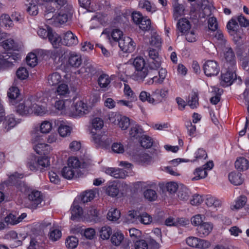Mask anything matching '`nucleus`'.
I'll use <instances>...</instances> for the list:
<instances>
[{
    "instance_id": "69168bd1",
    "label": "nucleus",
    "mask_w": 249,
    "mask_h": 249,
    "mask_svg": "<svg viewBox=\"0 0 249 249\" xmlns=\"http://www.w3.org/2000/svg\"><path fill=\"white\" fill-rule=\"evenodd\" d=\"M208 28L210 30L215 31L217 29L218 23L215 18L213 17L210 18L208 20Z\"/></svg>"
},
{
    "instance_id": "f257e3e1",
    "label": "nucleus",
    "mask_w": 249,
    "mask_h": 249,
    "mask_svg": "<svg viewBox=\"0 0 249 249\" xmlns=\"http://www.w3.org/2000/svg\"><path fill=\"white\" fill-rule=\"evenodd\" d=\"M104 121L102 119L96 117L91 121V133L92 140L98 145L106 146L110 144L111 140L106 135H101L99 132L104 126Z\"/></svg>"
},
{
    "instance_id": "c756f323",
    "label": "nucleus",
    "mask_w": 249,
    "mask_h": 249,
    "mask_svg": "<svg viewBox=\"0 0 249 249\" xmlns=\"http://www.w3.org/2000/svg\"><path fill=\"white\" fill-rule=\"evenodd\" d=\"M61 76L58 72H53L49 74L47 78L48 83L50 86H54L57 85L61 82Z\"/></svg>"
},
{
    "instance_id": "20e7f679",
    "label": "nucleus",
    "mask_w": 249,
    "mask_h": 249,
    "mask_svg": "<svg viewBox=\"0 0 249 249\" xmlns=\"http://www.w3.org/2000/svg\"><path fill=\"white\" fill-rule=\"evenodd\" d=\"M36 97L31 96L27 100L20 102L16 107V112L22 116L32 113V106L35 107Z\"/></svg>"
},
{
    "instance_id": "58836bf2",
    "label": "nucleus",
    "mask_w": 249,
    "mask_h": 249,
    "mask_svg": "<svg viewBox=\"0 0 249 249\" xmlns=\"http://www.w3.org/2000/svg\"><path fill=\"white\" fill-rule=\"evenodd\" d=\"M117 124L122 130L127 129L130 124V121L129 118L121 115L119 118Z\"/></svg>"
},
{
    "instance_id": "864d4df0",
    "label": "nucleus",
    "mask_w": 249,
    "mask_h": 249,
    "mask_svg": "<svg viewBox=\"0 0 249 249\" xmlns=\"http://www.w3.org/2000/svg\"><path fill=\"white\" fill-rule=\"evenodd\" d=\"M95 192L92 190L85 191L81 196V200L83 203L88 202L95 197Z\"/></svg>"
},
{
    "instance_id": "4c0bfd02",
    "label": "nucleus",
    "mask_w": 249,
    "mask_h": 249,
    "mask_svg": "<svg viewBox=\"0 0 249 249\" xmlns=\"http://www.w3.org/2000/svg\"><path fill=\"white\" fill-rule=\"evenodd\" d=\"M19 94V91L18 88L13 87L9 89L7 92V96L11 100V103L12 105H14V103L15 102V100L18 98Z\"/></svg>"
},
{
    "instance_id": "1a4fd4ad",
    "label": "nucleus",
    "mask_w": 249,
    "mask_h": 249,
    "mask_svg": "<svg viewBox=\"0 0 249 249\" xmlns=\"http://www.w3.org/2000/svg\"><path fill=\"white\" fill-rule=\"evenodd\" d=\"M224 56L226 62L224 64L225 68H230L233 71L236 67L235 56L233 51L230 47H227L224 51Z\"/></svg>"
},
{
    "instance_id": "c9c22d12",
    "label": "nucleus",
    "mask_w": 249,
    "mask_h": 249,
    "mask_svg": "<svg viewBox=\"0 0 249 249\" xmlns=\"http://www.w3.org/2000/svg\"><path fill=\"white\" fill-rule=\"evenodd\" d=\"M107 194L112 197L117 196L119 193V189L117 184L114 182H110L106 190Z\"/></svg>"
},
{
    "instance_id": "c03bdc74",
    "label": "nucleus",
    "mask_w": 249,
    "mask_h": 249,
    "mask_svg": "<svg viewBox=\"0 0 249 249\" xmlns=\"http://www.w3.org/2000/svg\"><path fill=\"white\" fill-rule=\"evenodd\" d=\"M37 161L38 164V169L40 171L50 165V160L47 157H37Z\"/></svg>"
},
{
    "instance_id": "338daca9",
    "label": "nucleus",
    "mask_w": 249,
    "mask_h": 249,
    "mask_svg": "<svg viewBox=\"0 0 249 249\" xmlns=\"http://www.w3.org/2000/svg\"><path fill=\"white\" fill-rule=\"evenodd\" d=\"M150 44L152 46H155L158 49L161 45V38L158 35L152 36L151 39L150 40Z\"/></svg>"
},
{
    "instance_id": "6ab92c4d",
    "label": "nucleus",
    "mask_w": 249,
    "mask_h": 249,
    "mask_svg": "<svg viewBox=\"0 0 249 249\" xmlns=\"http://www.w3.org/2000/svg\"><path fill=\"white\" fill-rule=\"evenodd\" d=\"M48 39L54 48H58L63 44L62 37L55 32H53V30L49 35Z\"/></svg>"
},
{
    "instance_id": "2f4dec72",
    "label": "nucleus",
    "mask_w": 249,
    "mask_h": 249,
    "mask_svg": "<svg viewBox=\"0 0 249 249\" xmlns=\"http://www.w3.org/2000/svg\"><path fill=\"white\" fill-rule=\"evenodd\" d=\"M27 166L32 171H36L39 170L38 162L37 161V156H31L27 160Z\"/></svg>"
},
{
    "instance_id": "ea45409f",
    "label": "nucleus",
    "mask_w": 249,
    "mask_h": 249,
    "mask_svg": "<svg viewBox=\"0 0 249 249\" xmlns=\"http://www.w3.org/2000/svg\"><path fill=\"white\" fill-rule=\"evenodd\" d=\"M194 174L195 177L192 178L193 180H197L201 178H205L208 175L207 172L202 167L196 168Z\"/></svg>"
},
{
    "instance_id": "6e6d98bb",
    "label": "nucleus",
    "mask_w": 249,
    "mask_h": 249,
    "mask_svg": "<svg viewBox=\"0 0 249 249\" xmlns=\"http://www.w3.org/2000/svg\"><path fill=\"white\" fill-rule=\"evenodd\" d=\"M112 234L111 229L109 226H104L100 231V235L103 239H107Z\"/></svg>"
},
{
    "instance_id": "f03ea898",
    "label": "nucleus",
    "mask_w": 249,
    "mask_h": 249,
    "mask_svg": "<svg viewBox=\"0 0 249 249\" xmlns=\"http://www.w3.org/2000/svg\"><path fill=\"white\" fill-rule=\"evenodd\" d=\"M133 65L136 69L134 76L136 80L143 81L148 75H150L152 70L145 67V62L142 57H136L133 61Z\"/></svg>"
},
{
    "instance_id": "0eeeda50",
    "label": "nucleus",
    "mask_w": 249,
    "mask_h": 249,
    "mask_svg": "<svg viewBox=\"0 0 249 249\" xmlns=\"http://www.w3.org/2000/svg\"><path fill=\"white\" fill-rule=\"evenodd\" d=\"M236 67H234L233 71L230 68H225L223 72L221 74L222 80L221 84L223 86L231 85L233 81L236 79L235 74Z\"/></svg>"
},
{
    "instance_id": "e433bc0d",
    "label": "nucleus",
    "mask_w": 249,
    "mask_h": 249,
    "mask_svg": "<svg viewBox=\"0 0 249 249\" xmlns=\"http://www.w3.org/2000/svg\"><path fill=\"white\" fill-rule=\"evenodd\" d=\"M76 173H77L76 170L72 169L68 165L64 167L61 171L62 176L68 179H71Z\"/></svg>"
},
{
    "instance_id": "774afa93",
    "label": "nucleus",
    "mask_w": 249,
    "mask_h": 249,
    "mask_svg": "<svg viewBox=\"0 0 249 249\" xmlns=\"http://www.w3.org/2000/svg\"><path fill=\"white\" fill-rule=\"evenodd\" d=\"M135 249H148V245L147 242L144 240H139L135 243Z\"/></svg>"
},
{
    "instance_id": "dca6fc26",
    "label": "nucleus",
    "mask_w": 249,
    "mask_h": 249,
    "mask_svg": "<svg viewBox=\"0 0 249 249\" xmlns=\"http://www.w3.org/2000/svg\"><path fill=\"white\" fill-rule=\"evenodd\" d=\"M29 200L32 202L33 206L37 207L42 201L43 198L41 192L38 191H33L28 195Z\"/></svg>"
},
{
    "instance_id": "cd10ccee",
    "label": "nucleus",
    "mask_w": 249,
    "mask_h": 249,
    "mask_svg": "<svg viewBox=\"0 0 249 249\" xmlns=\"http://www.w3.org/2000/svg\"><path fill=\"white\" fill-rule=\"evenodd\" d=\"M139 6L142 9H144L146 11L153 13L157 10V8L154 3H151L147 0H140Z\"/></svg>"
},
{
    "instance_id": "412c9836",
    "label": "nucleus",
    "mask_w": 249,
    "mask_h": 249,
    "mask_svg": "<svg viewBox=\"0 0 249 249\" xmlns=\"http://www.w3.org/2000/svg\"><path fill=\"white\" fill-rule=\"evenodd\" d=\"M70 93L71 91L68 85L63 83L58 86L55 92L56 96H59V98L67 97L69 96Z\"/></svg>"
},
{
    "instance_id": "6e6552de",
    "label": "nucleus",
    "mask_w": 249,
    "mask_h": 249,
    "mask_svg": "<svg viewBox=\"0 0 249 249\" xmlns=\"http://www.w3.org/2000/svg\"><path fill=\"white\" fill-rule=\"evenodd\" d=\"M157 49L149 48L148 55L152 59L148 64V68L150 70H157L161 65L160 60L159 57V52Z\"/></svg>"
},
{
    "instance_id": "4468645a",
    "label": "nucleus",
    "mask_w": 249,
    "mask_h": 249,
    "mask_svg": "<svg viewBox=\"0 0 249 249\" xmlns=\"http://www.w3.org/2000/svg\"><path fill=\"white\" fill-rule=\"evenodd\" d=\"M105 173L115 178H124L127 176L125 171L120 168H107Z\"/></svg>"
},
{
    "instance_id": "5701e85b",
    "label": "nucleus",
    "mask_w": 249,
    "mask_h": 249,
    "mask_svg": "<svg viewBox=\"0 0 249 249\" xmlns=\"http://www.w3.org/2000/svg\"><path fill=\"white\" fill-rule=\"evenodd\" d=\"M26 216V213H22L18 217L13 214H10L5 217V221L7 224L16 225L21 222Z\"/></svg>"
},
{
    "instance_id": "39448f33",
    "label": "nucleus",
    "mask_w": 249,
    "mask_h": 249,
    "mask_svg": "<svg viewBox=\"0 0 249 249\" xmlns=\"http://www.w3.org/2000/svg\"><path fill=\"white\" fill-rule=\"evenodd\" d=\"M187 245L191 247L198 249H207L211 246V243L208 240L190 236L186 239Z\"/></svg>"
},
{
    "instance_id": "9d476101",
    "label": "nucleus",
    "mask_w": 249,
    "mask_h": 249,
    "mask_svg": "<svg viewBox=\"0 0 249 249\" xmlns=\"http://www.w3.org/2000/svg\"><path fill=\"white\" fill-rule=\"evenodd\" d=\"M74 109L73 116H82L88 114L89 112L90 107L87 103L80 100L74 104Z\"/></svg>"
},
{
    "instance_id": "b1692460",
    "label": "nucleus",
    "mask_w": 249,
    "mask_h": 249,
    "mask_svg": "<svg viewBox=\"0 0 249 249\" xmlns=\"http://www.w3.org/2000/svg\"><path fill=\"white\" fill-rule=\"evenodd\" d=\"M68 165L73 170H76L77 173H78L80 168H84V164H81L76 157L69 158L68 160Z\"/></svg>"
},
{
    "instance_id": "5fc2aeb1",
    "label": "nucleus",
    "mask_w": 249,
    "mask_h": 249,
    "mask_svg": "<svg viewBox=\"0 0 249 249\" xmlns=\"http://www.w3.org/2000/svg\"><path fill=\"white\" fill-rule=\"evenodd\" d=\"M213 92H214L216 94L210 99V102L213 105H216L220 101V96L223 93V89L213 87Z\"/></svg>"
},
{
    "instance_id": "680f3d73",
    "label": "nucleus",
    "mask_w": 249,
    "mask_h": 249,
    "mask_svg": "<svg viewBox=\"0 0 249 249\" xmlns=\"http://www.w3.org/2000/svg\"><path fill=\"white\" fill-rule=\"evenodd\" d=\"M124 239V235L120 232H116L111 238V243L115 246H119Z\"/></svg>"
},
{
    "instance_id": "09e8293b",
    "label": "nucleus",
    "mask_w": 249,
    "mask_h": 249,
    "mask_svg": "<svg viewBox=\"0 0 249 249\" xmlns=\"http://www.w3.org/2000/svg\"><path fill=\"white\" fill-rule=\"evenodd\" d=\"M188 104L191 108H196L198 105V98L197 93H192L189 96Z\"/></svg>"
},
{
    "instance_id": "ddd939ff",
    "label": "nucleus",
    "mask_w": 249,
    "mask_h": 249,
    "mask_svg": "<svg viewBox=\"0 0 249 249\" xmlns=\"http://www.w3.org/2000/svg\"><path fill=\"white\" fill-rule=\"evenodd\" d=\"M69 11L67 13L60 11L57 15H55L54 18V25H57L58 23L63 24L66 22L70 17L72 14V7L71 5L67 6Z\"/></svg>"
},
{
    "instance_id": "423d86ee",
    "label": "nucleus",
    "mask_w": 249,
    "mask_h": 249,
    "mask_svg": "<svg viewBox=\"0 0 249 249\" xmlns=\"http://www.w3.org/2000/svg\"><path fill=\"white\" fill-rule=\"evenodd\" d=\"M203 70L207 76L211 77L217 75L220 71L218 63L215 60H207L203 64Z\"/></svg>"
},
{
    "instance_id": "aec40b11",
    "label": "nucleus",
    "mask_w": 249,
    "mask_h": 249,
    "mask_svg": "<svg viewBox=\"0 0 249 249\" xmlns=\"http://www.w3.org/2000/svg\"><path fill=\"white\" fill-rule=\"evenodd\" d=\"M83 212L82 208L77 203L74 202L71 207V219L78 221L81 217Z\"/></svg>"
},
{
    "instance_id": "a18cd8bd",
    "label": "nucleus",
    "mask_w": 249,
    "mask_h": 249,
    "mask_svg": "<svg viewBox=\"0 0 249 249\" xmlns=\"http://www.w3.org/2000/svg\"><path fill=\"white\" fill-rule=\"evenodd\" d=\"M120 217V212L117 209L111 208L107 213V218L110 221H115Z\"/></svg>"
},
{
    "instance_id": "7c9ffc66",
    "label": "nucleus",
    "mask_w": 249,
    "mask_h": 249,
    "mask_svg": "<svg viewBox=\"0 0 249 249\" xmlns=\"http://www.w3.org/2000/svg\"><path fill=\"white\" fill-rule=\"evenodd\" d=\"M247 202V197L245 196H241L235 201V203L231 205V208L232 210H239L242 208Z\"/></svg>"
},
{
    "instance_id": "7ed1b4c3",
    "label": "nucleus",
    "mask_w": 249,
    "mask_h": 249,
    "mask_svg": "<svg viewBox=\"0 0 249 249\" xmlns=\"http://www.w3.org/2000/svg\"><path fill=\"white\" fill-rule=\"evenodd\" d=\"M128 219L133 223L140 222L144 225L149 224L152 218L146 213H140L139 211L132 210L128 213Z\"/></svg>"
},
{
    "instance_id": "37998d69",
    "label": "nucleus",
    "mask_w": 249,
    "mask_h": 249,
    "mask_svg": "<svg viewBox=\"0 0 249 249\" xmlns=\"http://www.w3.org/2000/svg\"><path fill=\"white\" fill-rule=\"evenodd\" d=\"M205 203L208 207H213L214 208L221 206V202L214 197L209 196L206 199Z\"/></svg>"
},
{
    "instance_id": "4d7b16f0",
    "label": "nucleus",
    "mask_w": 249,
    "mask_h": 249,
    "mask_svg": "<svg viewBox=\"0 0 249 249\" xmlns=\"http://www.w3.org/2000/svg\"><path fill=\"white\" fill-rule=\"evenodd\" d=\"M139 99L142 102L147 101L150 104H153L155 102L154 99L151 97L150 94L145 91H142L140 93Z\"/></svg>"
},
{
    "instance_id": "a878e982",
    "label": "nucleus",
    "mask_w": 249,
    "mask_h": 249,
    "mask_svg": "<svg viewBox=\"0 0 249 249\" xmlns=\"http://www.w3.org/2000/svg\"><path fill=\"white\" fill-rule=\"evenodd\" d=\"M235 167L239 171L246 170L249 168V162L245 158H239L235 162Z\"/></svg>"
},
{
    "instance_id": "3c124183",
    "label": "nucleus",
    "mask_w": 249,
    "mask_h": 249,
    "mask_svg": "<svg viewBox=\"0 0 249 249\" xmlns=\"http://www.w3.org/2000/svg\"><path fill=\"white\" fill-rule=\"evenodd\" d=\"M0 23H2L6 27H12L14 25L11 18L7 14H2L0 17Z\"/></svg>"
},
{
    "instance_id": "a19ab883",
    "label": "nucleus",
    "mask_w": 249,
    "mask_h": 249,
    "mask_svg": "<svg viewBox=\"0 0 249 249\" xmlns=\"http://www.w3.org/2000/svg\"><path fill=\"white\" fill-rule=\"evenodd\" d=\"M98 83L101 88H107L110 83L109 76L106 74H101L98 78Z\"/></svg>"
},
{
    "instance_id": "de8ad7c7",
    "label": "nucleus",
    "mask_w": 249,
    "mask_h": 249,
    "mask_svg": "<svg viewBox=\"0 0 249 249\" xmlns=\"http://www.w3.org/2000/svg\"><path fill=\"white\" fill-rule=\"evenodd\" d=\"M184 8L182 5L178 3H175L174 5L173 18L177 20L183 13Z\"/></svg>"
},
{
    "instance_id": "f3484780",
    "label": "nucleus",
    "mask_w": 249,
    "mask_h": 249,
    "mask_svg": "<svg viewBox=\"0 0 249 249\" xmlns=\"http://www.w3.org/2000/svg\"><path fill=\"white\" fill-rule=\"evenodd\" d=\"M213 225L209 222H204L197 228L198 234L200 236H206L209 234L212 231Z\"/></svg>"
},
{
    "instance_id": "a211bd4d",
    "label": "nucleus",
    "mask_w": 249,
    "mask_h": 249,
    "mask_svg": "<svg viewBox=\"0 0 249 249\" xmlns=\"http://www.w3.org/2000/svg\"><path fill=\"white\" fill-rule=\"evenodd\" d=\"M143 131L142 127L138 124L132 125L129 131V136L133 139H139L143 136Z\"/></svg>"
},
{
    "instance_id": "f8f14e48",
    "label": "nucleus",
    "mask_w": 249,
    "mask_h": 249,
    "mask_svg": "<svg viewBox=\"0 0 249 249\" xmlns=\"http://www.w3.org/2000/svg\"><path fill=\"white\" fill-rule=\"evenodd\" d=\"M62 40L63 45L68 47L75 46L78 43L77 37L71 31L64 33Z\"/></svg>"
},
{
    "instance_id": "0e129e2a",
    "label": "nucleus",
    "mask_w": 249,
    "mask_h": 249,
    "mask_svg": "<svg viewBox=\"0 0 249 249\" xmlns=\"http://www.w3.org/2000/svg\"><path fill=\"white\" fill-rule=\"evenodd\" d=\"M16 74L17 77L21 79L24 80L28 77L29 73L27 69L25 68H19L17 71Z\"/></svg>"
},
{
    "instance_id": "2eb2a0df",
    "label": "nucleus",
    "mask_w": 249,
    "mask_h": 249,
    "mask_svg": "<svg viewBox=\"0 0 249 249\" xmlns=\"http://www.w3.org/2000/svg\"><path fill=\"white\" fill-rule=\"evenodd\" d=\"M81 55L75 52H71L69 54L68 64L72 67L78 68L82 64Z\"/></svg>"
},
{
    "instance_id": "393cba45",
    "label": "nucleus",
    "mask_w": 249,
    "mask_h": 249,
    "mask_svg": "<svg viewBox=\"0 0 249 249\" xmlns=\"http://www.w3.org/2000/svg\"><path fill=\"white\" fill-rule=\"evenodd\" d=\"M229 179L234 185H240L243 182L242 174L235 172H231L229 174Z\"/></svg>"
},
{
    "instance_id": "f704fd0d",
    "label": "nucleus",
    "mask_w": 249,
    "mask_h": 249,
    "mask_svg": "<svg viewBox=\"0 0 249 249\" xmlns=\"http://www.w3.org/2000/svg\"><path fill=\"white\" fill-rule=\"evenodd\" d=\"M72 128L70 126L64 124H61L58 127V132L60 136L65 137L71 133Z\"/></svg>"
},
{
    "instance_id": "72a5a7b5",
    "label": "nucleus",
    "mask_w": 249,
    "mask_h": 249,
    "mask_svg": "<svg viewBox=\"0 0 249 249\" xmlns=\"http://www.w3.org/2000/svg\"><path fill=\"white\" fill-rule=\"evenodd\" d=\"M65 53V51L62 48H54V50H49V58L55 60L57 58L62 57Z\"/></svg>"
},
{
    "instance_id": "052dcab7",
    "label": "nucleus",
    "mask_w": 249,
    "mask_h": 249,
    "mask_svg": "<svg viewBox=\"0 0 249 249\" xmlns=\"http://www.w3.org/2000/svg\"><path fill=\"white\" fill-rule=\"evenodd\" d=\"M138 24L140 28L144 31H148L151 28V20L149 18H143Z\"/></svg>"
},
{
    "instance_id": "bb28decb",
    "label": "nucleus",
    "mask_w": 249,
    "mask_h": 249,
    "mask_svg": "<svg viewBox=\"0 0 249 249\" xmlns=\"http://www.w3.org/2000/svg\"><path fill=\"white\" fill-rule=\"evenodd\" d=\"M190 195L189 189L184 185H181L178 187V196L181 200H187Z\"/></svg>"
},
{
    "instance_id": "49530a36",
    "label": "nucleus",
    "mask_w": 249,
    "mask_h": 249,
    "mask_svg": "<svg viewBox=\"0 0 249 249\" xmlns=\"http://www.w3.org/2000/svg\"><path fill=\"white\" fill-rule=\"evenodd\" d=\"M52 123L49 121H43L40 125V132L44 134L49 133L52 129Z\"/></svg>"
},
{
    "instance_id": "603ef678",
    "label": "nucleus",
    "mask_w": 249,
    "mask_h": 249,
    "mask_svg": "<svg viewBox=\"0 0 249 249\" xmlns=\"http://www.w3.org/2000/svg\"><path fill=\"white\" fill-rule=\"evenodd\" d=\"M66 246L70 249H75L78 245V240L75 236H70L66 240Z\"/></svg>"
},
{
    "instance_id": "79ce46f5",
    "label": "nucleus",
    "mask_w": 249,
    "mask_h": 249,
    "mask_svg": "<svg viewBox=\"0 0 249 249\" xmlns=\"http://www.w3.org/2000/svg\"><path fill=\"white\" fill-rule=\"evenodd\" d=\"M26 60L28 65L34 67L37 64V55L34 53H29L26 56Z\"/></svg>"
},
{
    "instance_id": "473e14b6",
    "label": "nucleus",
    "mask_w": 249,
    "mask_h": 249,
    "mask_svg": "<svg viewBox=\"0 0 249 249\" xmlns=\"http://www.w3.org/2000/svg\"><path fill=\"white\" fill-rule=\"evenodd\" d=\"M18 123L13 115L11 114L8 116L4 122L6 131H8L12 128H13Z\"/></svg>"
},
{
    "instance_id": "13d9d810",
    "label": "nucleus",
    "mask_w": 249,
    "mask_h": 249,
    "mask_svg": "<svg viewBox=\"0 0 249 249\" xmlns=\"http://www.w3.org/2000/svg\"><path fill=\"white\" fill-rule=\"evenodd\" d=\"M62 236L61 231L57 229H53L50 231L48 236L49 239L53 242L59 240Z\"/></svg>"
},
{
    "instance_id": "4be33fe9",
    "label": "nucleus",
    "mask_w": 249,
    "mask_h": 249,
    "mask_svg": "<svg viewBox=\"0 0 249 249\" xmlns=\"http://www.w3.org/2000/svg\"><path fill=\"white\" fill-rule=\"evenodd\" d=\"M178 30L182 34L186 33L191 28V25L189 21L186 18L180 19L177 23Z\"/></svg>"
},
{
    "instance_id": "9b49d317",
    "label": "nucleus",
    "mask_w": 249,
    "mask_h": 249,
    "mask_svg": "<svg viewBox=\"0 0 249 249\" xmlns=\"http://www.w3.org/2000/svg\"><path fill=\"white\" fill-rule=\"evenodd\" d=\"M118 44L121 50L124 53H131L135 49V42L128 36L124 37L123 39H121Z\"/></svg>"
},
{
    "instance_id": "8fccbe9b",
    "label": "nucleus",
    "mask_w": 249,
    "mask_h": 249,
    "mask_svg": "<svg viewBox=\"0 0 249 249\" xmlns=\"http://www.w3.org/2000/svg\"><path fill=\"white\" fill-rule=\"evenodd\" d=\"M140 140L141 145L143 148H149L153 145V140L147 135H143Z\"/></svg>"
},
{
    "instance_id": "bf43d9fd",
    "label": "nucleus",
    "mask_w": 249,
    "mask_h": 249,
    "mask_svg": "<svg viewBox=\"0 0 249 249\" xmlns=\"http://www.w3.org/2000/svg\"><path fill=\"white\" fill-rule=\"evenodd\" d=\"M144 197L150 201H155L158 197L157 193L152 189H147L144 192Z\"/></svg>"
},
{
    "instance_id": "c85d7f7f",
    "label": "nucleus",
    "mask_w": 249,
    "mask_h": 249,
    "mask_svg": "<svg viewBox=\"0 0 249 249\" xmlns=\"http://www.w3.org/2000/svg\"><path fill=\"white\" fill-rule=\"evenodd\" d=\"M213 39L215 43L219 47L223 48L225 46L227 42V39L221 31H217L216 32L215 34Z\"/></svg>"
},
{
    "instance_id": "e2e57ef3",
    "label": "nucleus",
    "mask_w": 249,
    "mask_h": 249,
    "mask_svg": "<svg viewBox=\"0 0 249 249\" xmlns=\"http://www.w3.org/2000/svg\"><path fill=\"white\" fill-rule=\"evenodd\" d=\"M123 36V32L118 29H113L111 34V37L112 40L118 43L121 39H123V38H122Z\"/></svg>"
}]
</instances>
